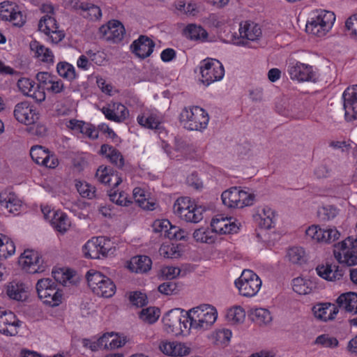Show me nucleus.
Instances as JSON below:
<instances>
[{"label":"nucleus","mask_w":357,"mask_h":357,"mask_svg":"<svg viewBox=\"0 0 357 357\" xmlns=\"http://www.w3.org/2000/svg\"><path fill=\"white\" fill-rule=\"evenodd\" d=\"M206 211L205 206L199 204L189 197H181L176 199L173 205V213L181 220L197 224L204 219Z\"/></svg>","instance_id":"obj_3"},{"label":"nucleus","mask_w":357,"mask_h":357,"mask_svg":"<svg viewBox=\"0 0 357 357\" xmlns=\"http://www.w3.org/2000/svg\"><path fill=\"white\" fill-rule=\"evenodd\" d=\"M317 214L321 220H330L337 215L338 209L331 205L323 206L318 209Z\"/></svg>","instance_id":"obj_61"},{"label":"nucleus","mask_w":357,"mask_h":357,"mask_svg":"<svg viewBox=\"0 0 357 357\" xmlns=\"http://www.w3.org/2000/svg\"><path fill=\"white\" fill-rule=\"evenodd\" d=\"M52 275L54 282L66 287L77 286L81 280L77 272L68 267H55L52 269Z\"/></svg>","instance_id":"obj_25"},{"label":"nucleus","mask_w":357,"mask_h":357,"mask_svg":"<svg viewBox=\"0 0 357 357\" xmlns=\"http://www.w3.org/2000/svg\"><path fill=\"white\" fill-rule=\"evenodd\" d=\"M181 273V269L174 266H164L159 271V277L163 280H173Z\"/></svg>","instance_id":"obj_60"},{"label":"nucleus","mask_w":357,"mask_h":357,"mask_svg":"<svg viewBox=\"0 0 357 357\" xmlns=\"http://www.w3.org/2000/svg\"><path fill=\"white\" fill-rule=\"evenodd\" d=\"M190 334L192 331H206L212 328L218 318L217 308L209 303H201L186 310Z\"/></svg>","instance_id":"obj_1"},{"label":"nucleus","mask_w":357,"mask_h":357,"mask_svg":"<svg viewBox=\"0 0 357 357\" xmlns=\"http://www.w3.org/2000/svg\"><path fill=\"white\" fill-rule=\"evenodd\" d=\"M56 71L61 77L69 81L76 77L75 67L66 61L59 62L56 65Z\"/></svg>","instance_id":"obj_56"},{"label":"nucleus","mask_w":357,"mask_h":357,"mask_svg":"<svg viewBox=\"0 0 357 357\" xmlns=\"http://www.w3.org/2000/svg\"><path fill=\"white\" fill-rule=\"evenodd\" d=\"M130 47L137 56L144 59L149 56L153 52L154 43L148 37L141 36L132 43Z\"/></svg>","instance_id":"obj_41"},{"label":"nucleus","mask_w":357,"mask_h":357,"mask_svg":"<svg viewBox=\"0 0 357 357\" xmlns=\"http://www.w3.org/2000/svg\"><path fill=\"white\" fill-rule=\"evenodd\" d=\"M312 312L315 318L327 321L335 318L339 309L337 305L331 303H319L312 307Z\"/></svg>","instance_id":"obj_37"},{"label":"nucleus","mask_w":357,"mask_h":357,"mask_svg":"<svg viewBox=\"0 0 357 357\" xmlns=\"http://www.w3.org/2000/svg\"><path fill=\"white\" fill-rule=\"evenodd\" d=\"M4 292L10 300L25 302L29 298L30 288L22 281L13 280L4 285Z\"/></svg>","instance_id":"obj_22"},{"label":"nucleus","mask_w":357,"mask_h":357,"mask_svg":"<svg viewBox=\"0 0 357 357\" xmlns=\"http://www.w3.org/2000/svg\"><path fill=\"white\" fill-rule=\"evenodd\" d=\"M17 86L23 95L30 96L37 102H41L45 100V91L36 86L35 82L29 77L20 78Z\"/></svg>","instance_id":"obj_28"},{"label":"nucleus","mask_w":357,"mask_h":357,"mask_svg":"<svg viewBox=\"0 0 357 357\" xmlns=\"http://www.w3.org/2000/svg\"><path fill=\"white\" fill-rule=\"evenodd\" d=\"M66 126L74 135L82 134L84 137L91 139H96L98 137V129L91 123L76 119H70L66 122Z\"/></svg>","instance_id":"obj_30"},{"label":"nucleus","mask_w":357,"mask_h":357,"mask_svg":"<svg viewBox=\"0 0 357 357\" xmlns=\"http://www.w3.org/2000/svg\"><path fill=\"white\" fill-rule=\"evenodd\" d=\"M186 310L176 307L166 312L162 318L164 330L175 336L188 337L190 335Z\"/></svg>","instance_id":"obj_7"},{"label":"nucleus","mask_w":357,"mask_h":357,"mask_svg":"<svg viewBox=\"0 0 357 357\" xmlns=\"http://www.w3.org/2000/svg\"><path fill=\"white\" fill-rule=\"evenodd\" d=\"M305 235L317 243H331L340 238V232L335 227L321 228L318 225H312L305 230Z\"/></svg>","instance_id":"obj_18"},{"label":"nucleus","mask_w":357,"mask_h":357,"mask_svg":"<svg viewBox=\"0 0 357 357\" xmlns=\"http://www.w3.org/2000/svg\"><path fill=\"white\" fill-rule=\"evenodd\" d=\"M16 252V245L13 239L8 235L0 233V259L6 260Z\"/></svg>","instance_id":"obj_46"},{"label":"nucleus","mask_w":357,"mask_h":357,"mask_svg":"<svg viewBox=\"0 0 357 357\" xmlns=\"http://www.w3.org/2000/svg\"><path fill=\"white\" fill-rule=\"evenodd\" d=\"M287 72L290 78L298 82H315L319 79V73L316 68L296 60L289 63Z\"/></svg>","instance_id":"obj_14"},{"label":"nucleus","mask_w":357,"mask_h":357,"mask_svg":"<svg viewBox=\"0 0 357 357\" xmlns=\"http://www.w3.org/2000/svg\"><path fill=\"white\" fill-rule=\"evenodd\" d=\"M184 248V245L182 244L165 242L160 245L159 254L167 259H178L183 255Z\"/></svg>","instance_id":"obj_45"},{"label":"nucleus","mask_w":357,"mask_h":357,"mask_svg":"<svg viewBox=\"0 0 357 357\" xmlns=\"http://www.w3.org/2000/svg\"><path fill=\"white\" fill-rule=\"evenodd\" d=\"M225 319L231 326L241 325L246 319L245 310L239 305H232L226 310Z\"/></svg>","instance_id":"obj_43"},{"label":"nucleus","mask_w":357,"mask_h":357,"mask_svg":"<svg viewBox=\"0 0 357 357\" xmlns=\"http://www.w3.org/2000/svg\"><path fill=\"white\" fill-rule=\"evenodd\" d=\"M162 115L156 110L146 109L137 117V123L149 129H160Z\"/></svg>","instance_id":"obj_38"},{"label":"nucleus","mask_w":357,"mask_h":357,"mask_svg":"<svg viewBox=\"0 0 357 357\" xmlns=\"http://www.w3.org/2000/svg\"><path fill=\"white\" fill-rule=\"evenodd\" d=\"M30 155L34 162L49 169H55L59 164L56 155L42 146H32Z\"/></svg>","instance_id":"obj_21"},{"label":"nucleus","mask_w":357,"mask_h":357,"mask_svg":"<svg viewBox=\"0 0 357 357\" xmlns=\"http://www.w3.org/2000/svg\"><path fill=\"white\" fill-rule=\"evenodd\" d=\"M192 238L197 242L204 244H213L217 241V236L210 227H201L194 230Z\"/></svg>","instance_id":"obj_49"},{"label":"nucleus","mask_w":357,"mask_h":357,"mask_svg":"<svg viewBox=\"0 0 357 357\" xmlns=\"http://www.w3.org/2000/svg\"><path fill=\"white\" fill-rule=\"evenodd\" d=\"M287 259L294 264H303L307 261V255L303 248L294 246L288 249L286 255Z\"/></svg>","instance_id":"obj_53"},{"label":"nucleus","mask_w":357,"mask_h":357,"mask_svg":"<svg viewBox=\"0 0 357 357\" xmlns=\"http://www.w3.org/2000/svg\"><path fill=\"white\" fill-rule=\"evenodd\" d=\"M133 198L138 205L145 210L152 211L155 209L157 203L155 200L150 197L149 192L141 188H135L132 191Z\"/></svg>","instance_id":"obj_44"},{"label":"nucleus","mask_w":357,"mask_h":357,"mask_svg":"<svg viewBox=\"0 0 357 357\" xmlns=\"http://www.w3.org/2000/svg\"><path fill=\"white\" fill-rule=\"evenodd\" d=\"M151 259L144 255H138L132 257L126 263V268L134 273H146L151 268Z\"/></svg>","instance_id":"obj_42"},{"label":"nucleus","mask_w":357,"mask_h":357,"mask_svg":"<svg viewBox=\"0 0 357 357\" xmlns=\"http://www.w3.org/2000/svg\"><path fill=\"white\" fill-rule=\"evenodd\" d=\"M221 199L224 206L228 208L242 209L255 204L256 195L248 188L234 186L224 190Z\"/></svg>","instance_id":"obj_4"},{"label":"nucleus","mask_w":357,"mask_h":357,"mask_svg":"<svg viewBox=\"0 0 357 357\" xmlns=\"http://www.w3.org/2000/svg\"><path fill=\"white\" fill-rule=\"evenodd\" d=\"M317 274L324 280L330 282L340 280L343 277V271L338 266L325 263L319 264L316 268Z\"/></svg>","instance_id":"obj_36"},{"label":"nucleus","mask_w":357,"mask_h":357,"mask_svg":"<svg viewBox=\"0 0 357 357\" xmlns=\"http://www.w3.org/2000/svg\"><path fill=\"white\" fill-rule=\"evenodd\" d=\"M126 30L123 24L116 20L109 21L102 25L99 29V33L103 39L113 43L121 41L125 35Z\"/></svg>","instance_id":"obj_24"},{"label":"nucleus","mask_w":357,"mask_h":357,"mask_svg":"<svg viewBox=\"0 0 357 357\" xmlns=\"http://www.w3.org/2000/svg\"><path fill=\"white\" fill-rule=\"evenodd\" d=\"M241 225L238 220L224 215L213 216L210 222V227L215 235L234 234L239 231Z\"/></svg>","instance_id":"obj_17"},{"label":"nucleus","mask_w":357,"mask_h":357,"mask_svg":"<svg viewBox=\"0 0 357 357\" xmlns=\"http://www.w3.org/2000/svg\"><path fill=\"white\" fill-rule=\"evenodd\" d=\"M240 38H235L233 43L238 46L248 45V40H257L261 36V30L259 25L254 23L243 22L239 26Z\"/></svg>","instance_id":"obj_26"},{"label":"nucleus","mask_w":357,"mask_h":357,"mask_svg":"<svg viewBox=\"0 0 357 357\" xmlns=\"http://www.w3.org/2000/svg\"><path fill=\"white\" fill-rule=\"evenodd\" d=\"M337 303L340 307L344 309L349 312L357 313V294L347 292L341 294L337 298Z\"/></svg>","instance_id":"obj_48"},{"label":"nucleus","mask_w":357,"mask_h":357,"mask_svg":"<svg viewBox=\"0 0 357 357\" xmlns=\"http://www.w3.org/2000/svg\"><path fill=\"white\" fill-rule=\"evenodd\" d=\"M96 176L100 183L114 187H117L122 183L121 176L110 167L100 166L96 171Z\"/></svg>","instance_id":"obj_39"},{"label":"nucleus","mask_w":357,"mask_h":357,"mask_svg":"<svg viewBox=\"0 0 357 357\" xmlns=\"http://www.w3.org/2000/svg\"><path fill=\"white\" fill-rule=\"evenodd\" d=\"M160 316V310L156 307H148L141 310L139 317L144 323L152 324L158 321Z\"/></svg>","instance_id":"obj_55"},{"label":"nucleus","mask_w":357,"mask_h":357,"mask_svg":"<svg viewBox=\"0 0 357 357\" xmlns=\"http://www.w3.org/2000/svg\"><path fill=\"white\" fill-rule=\"evenodd\" d=\"M75 188L84 198L93 199L96 197V188L86 181L76 180Z\"/></svg>","instance_id":"obj_57"},{"label":"nucleus","mask_w":357,"mask_h":357,"mask_svg":"<svg viewBox=\"0 0 357 357\" xmlns=\"http://www.w3.org/2000/svg\"><path fill=\"white\" fill-rule=\"evenodd\" d=\"M36 289L39 300L45 306L59 307L64 300L63 291L50 278L38 280L36 284Z\"/></svg>","instance_id":"obj_6"},{"label":"nucleus","mask_w":357,"mask_h":357,"mask_svg":"<svg viewBox=\"0 0 357 357\" xmlns=\"http://www.w3.org/2000/svg\"><path fill=\"white\" fill-rule=\"evenodd\" d=\"M185 36L191 40L200 42L208 41V33L201 26L195 24H190L186 26L184 29Z\"/></svg>","instance_id":"obj_50"},{"label":"nucleus","mask_w":357,"mask_h":357,"mask_svg":"<svg viewBox=\"0 0 357 357\" xmlns=\"http://www.w3.org/2000/svg\"><path fill=\"white\" fill-rule=\"evenodd\" d=\"M345 117L348 121L357 119V84L347 87L342 93Z\"/></svg>","instance_id":"obj_27"},{"label":"nucleus","mask_w":357,"mask_h":357,"mask_svg":"<svg viewBox=\"0 0 357 357\" xmlns=\"http://www.w3.org/2000/svg\"><path fill=\"white\" fill-rule=\"evenodd\" d=\"M0 18L17 27L23 26L26 21V16L22 8L16 3L9 1L0 3Z\"/></svg>","instance_id":"obj_16"},{"label":"nucleus","mask_w":357,"mask_h":357,"mask_svg":"<svg viewBox=\"0 0 357 357\" xmlns=\"http://www.w3.org/2000/svg\"><path fill=\"white\" fill-rule=\"evenodd\" d=\"M159 349L164 354L174 357H184L191 353L189 344L176 341H162Z\"/></svg>","instance_id":"obj_29"},{"label":"nucleus","mask_w":357,"mask_h":357,"mask_svg":"<svg viewBox=\"0 0 357 357\" xmlns=\"http://www.w3.org/2000/svg\"><path fill=\"white\" fill-rule=\"evenodd\" d=\"M155 233H160L171 240H185L187 232L185 229L172 225L167 219L155 220L152 225Z\"/></svg>","instance_id":"obj_19"},{"label":"nucleus","mask_w":357,"mask_h":357,"mask_svg":"<svg viewBox=\"0 0 357 357\" xmlns=\"http://www.w3.org/2000/svg\"><path fill=\"white\" fill-rule=\"evenodd\" d=\"M127 342L126 336L115 332H105L100 335L102 349L114 350L123 347Z\"/></svg>","instance_id":"obj_35"},{"label":"nucleus","mask_w":357,"mask_h":357,"mask_svg":"<svg viewBox=\"0 0 357 357\" xmlns=\"http://www.w3.org/2000/svg\"><path fill=\"white\" fill-rule=\"evenodd\" d=\"M85 278L89 289L94 295L109 298L115 294L116 284L111 278L100 271L90 269L86 273Z\"/></svg>","instance_id":"obj_9"},{"label":"nucleus","mask_w":357,"mask_h":357,"mask_svg":"<svg viewBox=\"0 0 357 357\" xmlns=\"http://www.w3.org/2000/svg\"><path fill=\"white\" fill-rule=\"evenodd\" d=\"M334 257L342 265L347 266L357 265V250L347 245H341V242L335 245Z\"/></svg>","instance_id":"obj_31"},{"label":"nucleus","mask_w":357,"mask_h":357,"mask_svg":"<svg viewBox=\"0 0 357 357\" xmlns=\"http://www.w3.org/2000/svg\"><path fill=\"white\" fill-rule=\"evenodd\" d=\"M50 223L56 231L61 234L66 233L70 227V221L67 215L59 210L53 213Z\"/></svg>","instance_id":"obj_47"},{"label":"nucleus","mask_w":357,"mask_h":357,"mask_svg":"<svg viewBox=\"0 0 357 357\" xmlns=\"http://www.w3.org/2000/svg\"><path fill=\"white\" fill-rule=\"evenodd\" d=\"M293 291L301 296L310 295L316 290V282L309 278L299 276L291 280Z\"/></svg>","instance_id":"obj_40"},{"label":"nucleus","mask_w":357,"mask_h":357,"mask_svg":"<svg viewBox=\"0 0 357 357\" xmlns=\"http://www.w3.org/2000/svg\"><path fill=\"white\" fill-rule=\"evenodd\" d=\"M201 82L208 86L222 80L225 76V68L221 62L211 58L202 60L199 64Z\"/></svg>","instance_id":"obj_13"},{"label":"nucleus","mask_w":357,"mask_h":357,"mask_svg":"<svg viewBox=\"0 0 357 357\" xmlns=\"http://www.w3.org/2000/svg\"><path fill=\"white\" fill-rule=\"evenodd\" d=\"M345 31L350 38L357 40V13L346 20Z\"/></svg>","instance_id":"obj_62"},{"label":"nucleus","mask_w":357,"mask_h":357,"mask_svg":"<svg viewBox=\"0 0 357 357\" xmlns=\"http://www.w3.org/2000/svg\"><path fill=\"white\" fill-rule=\"evenodd\" d=\"M14 116L15 119L26 126L36 125V130L34 133L36 135L42 136L46 131L43 124L38 123L40 119V113L37 108L31 102L24 101L17 103L14 109Z\"/></svg>","instance_id":"obj_10"},{"label":"nucleus","mask_w":357,"mask_h":357,"mask_svg":"<svg viewBox=\"0 0 357 357\" xmlns=\"http://www.w3.org/2000/svg\"><path fill=\"white\" fill-rule=\"evenodd\" d=\"M232 337V331L229 328H222L215 331L214 339L218 344H227Z\"/></svg>","instance_id":"obj_64"},{"label":"nucleus","mask_w":357,"mask_h":357,"mask_svg":"<svg viewBox=\"0 0 357 357\" xmlns=\"http://www.w3.org/2000/svg\"><path fill=\"white\" fill-rule=\"evenodd\" d=\"M38 30L46 36V41L52 45H58L66 37L64 30L60 28L56 19L45 15L38 22Z\"/></svg>","instance_id":"obj_15"},{"label":"nucleus","mask_w":357,"mask_h":357,"mask_svg":"<svg viewBox=\"0 0 357 357\" xmlns=\"http://www.w3.org/2000/svg\"><path fill=\"white\" fill-rule=\"evenodd\" d=\"M335 20V14L331 10L325 9L312 10L306 23V31L315 37L324 38L331 31Z\"/></svg>","instance_id":"obj_2"},{"label":"nucleus","mask_w":357,"mask_h":357,"mask_svg":"<svg viewBox=\"0 0 357 357\" xmlns=\"http://www.w3.org/2000/svg\"><path fill=\"white\" fill-rule=\"evenodd\" d=\"M251 316L253 321L259 325H268L273 320L271 312L268 309L263 307L252 309Z\"/></svg>","instance_id":"obj_54"},{"label":"nucleus","mask_w":357,"mask_h":357,"mask_svg":"<svg viewBox=\"0 0 357 357\" xmlns=\"http://www.w3.org/2000/svg\"><path fill=\"white\" fill-rule=\"evenodd\" d=\"M106 119L115 122H122L129 116L127 107L119 102H110L101 109Z\"/></svg>","instance_id":"obj_33"},{"label":"nucleus","mask_w":357,"mask_h":357,"mask_svg":"<svg viewBox=\"0 0 357 357\" xmlns=\"http://www.w3.org/2000/svg\"><path fill=\"white\" fill-rule=\"evenodd\" d=\"M208 112L199 106L185 107L179 114V121L188 130L203 132L208 125Z\"/></svg>","instance_id":"obj_8"},{"label":"nucleus","mask_w":357,"mask_h":357,"mask_svg":"<svg viewBox=\"0 0 357 357\" xmlns=\"http://www.w3.org/2000/svg\"><path fill=\"white\" fill-rule=\"evenodd\" d=\"M30 52L33 57L37 61L47 65H53L54 54L52 50L36 40L29 43Z\"/></svg>","instance_id":"obj_32"},{"label":"nucleus","mask_w":357,"mask_h":357,"mask_svg":"<svg viewBox=\"0 0 357 357\" xmlns=\"http://www.w3.org/2000/svg\"><path fill=\"white\" fill-rule=\"evenodd\" d=\"M73 8L76 10L80 9L86 12L87 17L92 20H99L102 17V12L100 7L91 3L76 1L73 5Z\"/></svg>","instance_id":"obj_52"},{"label":"nucleus","mask_w":357,"mask_h":357,"mask_svg":"<svg viewBox=\"0 0 357 357\" xmlns=\"http://www.w3.org/2000/svg\"><path fill=\"white\" fill-rule=\"evenodd\" d=\"M17 264L23 272L32 275L44 273L47 269L42 255L33 249L24 250L18 257Z\"/></svg>","instance_id":"obj_12"},{"label":"nucleus","mask_w":357,"mask_h":357,"mask_svg":"<svg viewBox=\"0 0 357 357\" xmlns=\"http://www.w3.org/2000/svg\"><path fill=\"white\" fill-rule=\"evenodd\" d=\"M116 251L115 241L105 236L92 237L82 246V253L86 259H100L114 255Z\"/></svg>","instance_id":"obj_5"},{"label":"nucleus","mask_w":357,"mask_h":357,"mask_svg":"<svg viewBox=\"0 0 357 357\" xmlns=\"http://www.w3.org/2000/svg\"><path fill=\"white\" fill-rule=\"evenodd\" d=\"M0 205L11 214H17L23 205L22 200L10 190L6 189L0 192Z\"/></svg>","instance_id":"obj_34"},{"label":"nucleus","mask_w":357,"mask_h":357,"mask_svg":"<svg viewBox=\"0 0 357 357\" xmlns=\"http://www.w3.org/2000/svg\"><path fill=\"white\" fill-rule=\"evenodd\" d=\"M262 281L257 274L250 269H245L235 280L234 286L238 293L243 297L255 296L261 288Z\"/></svg>","instance_id":"obj_11"},{"label":"nucleus","mask_w":357,"mask_h":357,"mask_svg":"<svg viewBox=\"0 0 357 357\" xmlns=\"http://www.w3.org/2000/svg\"><path fill=\"white\" fill-rule=\"evenodd\" d=\"M162 146L165 151L172 158L182 156L188 149V147H187L182 141L177 139L176 140V148L174 151H172L169 146L165 142H162Z\"/></svg>","instance_id":"obj_58"},{"label":"nucleus","mask_w":357,"mask_h":357,"mask_svg":"<svg viewBox=\"0 0 357 357\" xmlns=\"http://www.w3.org/2000/svg\"><path fill=\"white\" fill-rule=\"evenodd\" d=\"M110 200L116 204L117 205L126 206H128L130 203H132V199L124 191H119V192H110L109 194Z\"/></svg>","instance_id":"obj_59"},{"label":"nucleus","mask_w":357,"mask_h":357,"mask_svg":"<svg viewBox=\"0 0 357 357\" xmlns=\"http://www.w3.org/2000/svg\"><path fill=\"white\" fill-rule=\"evenodd\" d=\"M100 153L115 165L118 167L123 165L124 161L122 155L114 147L107 144H103L101 146Z\"/></svg>","instance_id":"obj_51"},{"label":"nucleus","mask_w":357,"mask_h":357,"mask_svg":"<svg viewBox=\"0 0 357 357\" xmlns=\"http://www.w3.org/2000/svg\"><path fill=\"white\" fill-rule=\"evenodd\" d=\"M22 322L11 311L0 309V333L6 336L16 335Z\"/></svg>","instance_id":"obj_23"},{"label":"nucleus","mask_w":357,"mask_h":357,"mask_svg":"<svg viewBox=\"0 0 357 357\" xmlns=\"http://www.w3.org/2000/svg\"><path fill=\"white\" fill-rule=\"evenodd\" d=\"M338 341L333 336L328 334H323L319 335L314 340V344L319 345L323 347L333 348L337 345Z\"/></svg>","instance_id":"obj_63"},{"label":"nucleus","mask_w":357,"mask_h":357,"mask_svg":"<svg viewBox=\"0 0 357 357\" xmlns=\"http://www.w3.org/2000/svg\"><path fill=\"white\" fill-rule=\"evenodd\" d=\"M252 218L258 227L268 230L275 227L276 225L277 213L271 206L264 205L256 208Z\"/></svg>","instance_id":"obj_20"}]
</instances>
